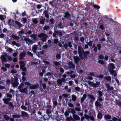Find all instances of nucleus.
<instances>
[{
    "mask_svg": "<svg viewBox=\"0 0 121 121\" xmlns=\"http://www.w3.org/2000/svg\"><path fill=\"white\" fill-rule=\"evenodd\" d=\"M68 67L69 69H70L71 68L73 70H74L75 69V65L73 64L71 61H69L68 63Z\"/></svg>",
    "mask_w": 121,
    "mask_h": 121,
    "instance_id": "nucleus-9",
    "label": "nucleus"
},
{
    "mask_svg": "<svg viewBox=\"0 0 121 121\" xmlns=\"http://www.w3.org/2000/svg\"><path fill=\"white\" fill-rule=\"evenodd\" d=\"M38 37L41 39V40L43 42H45L46 41L47 35L44 33H41L38 35Z\"/></svg>",
    "mask_w": 121,
    "mask_h": 121,
    "instance_id": "nucleus-3",
    "label": "nucleus"
},
{
    "mask_svg": "<svg viewBox=\"0 0 121 121\" xmlns=\"http://www.w3.org/2000/svg\"><path fill=\"white\" fill-rule=\"evenodd\" d=\"M11 36L12 37L15 39L18 40L20 39L19 37V36H17L13 34H12Z\"/></svg>",
    "mask_w": 121,
    "mask_h": 121,
    "instance_id": "nucleus-28",
    "label": "nucleus"
},
{
    "mask_svg": "<svg viewBox=\"0 0 121 121\" xmlns=\"http://www.w3.org/2000/svg\"><path fill=\"white\" fill-rule=\"evenodd\" d=\"M90 119L92 121H94L95 120L94 117L92 116H90Z\"/></svg>",
    "mask_w": 121,
    "mask_h": 121,
    "instance_id": "nucleus-62",
    "label": "nucleus"
},
{
    "mask_svg": "<svg viewBox=\"0 0 121 121\" xmlns=\"http://www.w3.org/2000/svg\"><path fill=\"white\" fill-rule=\"evenodd\" d=\"M69 113H75L76 112L74 108H70L68 109V111H66L64 112V115L65 117H67L69 116Z\"/></svg>",
    "mask_w": 121,
    "mask_h": 121,
    "instance_id": "nucleus-7",
    "label": "nucleus"
},
{
    "mask_svg": "<svg viewBox=\"0 0 121 121\" xmlns=\"http://www.w3.org/2000/svg\"><path fill=\"white\" fill-rule=\"evenodd\" d=\"M78 54L79 55V56L80 58L81 59L83 60L84 59V58L82 56V53L84 51L81 46H78Z\"/></svg>",
    "mask_w": 121,
    "mask_h": 121,
    "instance_id": "nucleus-2",
    "label": "nucleus"
},
{
    "mask_svg": "<svg viewBox=\"0 0 121 121\" xmlns=\"http://www.w3.org/2000/svg\"><path fill=\"white\" fill-rule=\"evenodd\" d=\"M21 108H22L24 109L25 110H26L27 109V107L24 106L22 105L21 106Z\"/></svg>",
    "mask_w": 121,
    "mask_h": 121,
    "instance_id": "nucleus-59",
    "label": "nucleus"
},
{
    "mask_svg": "<svg viewBox=\"0 0 121 121\" xmlns=\"http://www.w3.org/2000/svg\"><path fill=\"white\" fill-rule=\"evenodd\" d=\"M55 117H54L56 119L57 117H58V116L59 115L58 114V112L57 111H56L55 112Z\"/></svg>",
    "mask_w": 121,
    "mask_h": 121,
    "instance_id": "nucleus-55",
    "label": "nucleus"
},
{
    "mask_svg": "<svg viewBox=\"0 0 121 121\" xmlns=\"http://www.w3.org/2000/svg\"><path fill=\"white\" fill-rule=\"evenodd\" d=\"M95 106L96 107H100L101 106V104L97 101L95 102Z\"/></svg>",
    "mask_w": 121,
    "mask_h": 121,
    "instance_id": "nucleus-29",
    "label": "nucleus"
},
{
    "mask_svg": "<svg viewBox=\"0 0 121 121\" xmlns=\"http://www.w3.org/2000/svg\"><path fill=\"white\" fill-rule=\"evenodd\" d=\"M108 68L109 69H115V67L113 64L111 63L109 64V66Z\"/></svg>",
    "mask_w": 121,
    "mask_h": 121,
    "instance_id": "nucleus-26",
    "label": "nucleus"
},
{
    "mask_svg": "<svg viewBox=\"0 0 121 121\" xmlns=\"http://www.w3.org/2000/svg\"><path fill=\"white\" fill-rule=\"evenodd\" d=\"M38 47L36 45H33L32 47V50L33 52L35 53H36L37 51L36 50L38 49Z\"/></svg>",
    "mask_w": 121,
    "mask_h": 121,
    "instance_id": "nucleus-21",
    "label": "nucleus"
},
{
    "mask_svg": "<svg viewBox=\"0 0 121 121\" xmlns=\"http://www.w3.org/2000/svg\"><path fill=\"white\" fill-rule=\"evenodd\" d=\"M4 118L6 121H8L10 119V117L7 115H4Z\"/></svg>",
    "mask_w": 121,
    "mask_h": 121,
    "instance_id": "nucleus-37",
    "label": "nucleus"
},
{
    "mask_svg": "<svg viewBox=\"0 0 121 121\" xmlns=\"http://www.w3.org/2000/svg\"><path fill=\"white\" fill-rule=\"evenodd\" d=\"M105 119H109L111 118V116L109 114H107L105 116H104Z\"/></svg>",
    "mask_w": 121,
    "mask_h": 121,
    "instance_id": "nucleus-33",
    "label": "nucleus"
},
{
    "mask_svg": "<svg viewBox=\"0 0 121 121\" xmlns=\"http://www.w3.org/2000/svg\"><path fill=\"white\" fill-rule=\"evenodd\" d=\"M88 84L91 86V87H94V86H95V83H94L91 81H89L88 82Z\"/></svg>",
    "mask_w": 121,
    "mask_h": 121,
    "instance_id": "nucleus-30",
    "label": "nucleus"
},
{
    "mask_svg": "<svg viewBox=\"0 0 121 121\" xmlns=\"http://www.w3.org/2000/svg\"><path fill=\"white\" fill-rule=\"evenodd\" d=\"M65 15L64 17L66 18H70L71 14L69 12L67 11L66 12H65Z\"/></svg>",
    "mask_w": 121,
    "mask_h": 121,
    "instance_id": "nucleus-15",
    "label": "nucleus"
},
{
    "mask_svg": "<svg viewBox=\"0 0 121 121\" xmlns=\"http://www.w3.org/2000/svg\"><path fill=\"white\" fill-rule=\"evenodd\" d=\"M32 21L34 24H36L38 23V21L36 18L34 19L33 20H32Z\"/></svg>",
    "mask_w": 121,
    "mask_h": 121,
    "instance_id": "nucleus-56",
    "label": "nucleus"
},
{
    "mask_svg": "<svg viewBox=\"0 0 121 121\" xmlns=\"http://www.w3.org/2000/svg\"><path fill=\"white\" fill-rule=\"evenodd\" d=\"M49 21L50 22V23H49V24H54V20L53 18H52L50 19L49 20Z\"/></svg>",
    "mask_w": 121,
    "mask_h": 121,
    "instance_id": "nucleus-51",
    "label": "nucleus"
},
{
    "mask_svg": "<svg viewBox=\"0 0 121 121\" xmlns=\"http://www.w3.org/2000/svg\"><path fill=\"white\" fill-rule=\"evenodd\" d=\"M28 116V114L27 112L24 111H21V116L22 118L27 117Z\"/></svg>",
    "mask_w": 121,
    "mask_h": 121,
    "instance_id": "nucleus-11",
    "label": "nucleus"
},
{
    "mask_svg": "<svg viewBox=\"0 0 121 121\" xmlns=\"http://www.w3.org/2000/svg\"><path fill=\"white\" fill-rule=\"evenodd\" d=\"M15 23L19 27H21L22 26V25L19 21H15Z\"/></svg>",
    "mask_w": 121,
    "mask_h": 121,
    "instance_id": "nucleus-34",
    "label": "nucleus"
},
{
    "mask_svg": "<svg viewBox=\"0 0 121 121\" xmlns=\"http://www.w3.org/2000/svg\"><path fill=\"white\" fill-rule=\"evenodd\" d=\"M68 46V44L67 43H65L64 45V47L65 49L67 50V48Z\"/></svg>",
    "mask_w": 121,
    "mask_h": 121,
    "instance_id": "nucleus-63",
    "label": "nucleus"
},
{
    "mask_svg": "<svg viewBox=\"0 0 121 121\" xmlns=\"http://www.w3.org/2000/svg\"><path fill=\"white\" fill-rule=\"evenodd\" d=\"M8 56L6 53L2 55L0 57V58L1 60V61L2 62H5L7 61L6 57Z\"/></svg>",
    "mask_w": 121,
    "mask_h": 121,
    "instance_id": "nucleus-8",
    "label": "nucleus"
},
{
    "mask_svg": "<svg viewBox=\"0 0 121 121\" xmlns=\"http://www.w3.org/2000/svg\"><path fill=\"white\" fill-rule=\"evenodd\" d=\"M88 96L90 99L93 100H94L95 99V97L92 95L91 94H89L88 95Z\"/></svg>",
    "mask_w": 121,
    "mask_h": 121,
    "instance_id": "nucleus-43",
    "label": "nucleus"
},
{
    "mask_svg": "<svg viewBox=\"0 0 121 121\" xmlns=\"http://www.w3.org/2000/svg\"><path fill=\"white\" fill-rule=\"evenodd\" d=\"M25 84L26 85L28 86H30L31 85V83L28 82H25Z\"/></svg>",
    "mask_w": 121,
    "mask_h": 121,
    "instance_id": "nucleus-60",
    "label": "nucleus"
},
{
    "mask_svg": "<svg viewBox=\"0 0 121 121\" xmlns=\"http://www.w3.org/2000/svg\"><path fill=\"white\" fill-rule=\"evenodd\" d=\"M73 59L75 63H77L78 62V61L79 60L80 58L78 56H75L74 57Z\"/></svg>",
    "mask_w": 121,
    "mask_h": 121,
    "instance_id": "nucleus-27",
    "label": "nucleus"
},
{
    "mask_svg": "<svg viewBox=\"0 0 121 121\" xmlns=\"http://www.w3.org/2000/svg\"><path fill=\"white\" fill-rule=\"evenodd\" d=\"M20 64V68L21 69H22L24 72L26 71V68L25 67V62L24 61H20L19 62Z\"/></svg>",
    "mask_w": 121,
    "mask_h": 121,
    "instance_id": "nucleus-5",
    "label": "nucleus"
},
{
    "mask_svg": "<svg viewBox=\"0 0 121 121\" xmlns=\"http://www.w3.org/2000/svg\"><path fill=\"white\" fill-rule=\"evenodd\" d=\"M68 105L70 107L72 108L74 107L73 104L71 103H68Z\"/></svg>",
    "mask_w": 121,
    "mask_h": 121,
    "instance_id": "nucleus-57",
    "label": "nucleus"
},
{
    "mask_svg": "<svg viewBox=\"0 0 121 121\" xmlns=\"http://www.w3.org/2000/svg\"><path fill=\"white\" fill-rule=\"evenodd\" d=\"M59 27L60 28H63L64 27L63 26V25L62 22H60L58 25Z\"/></svg>",
    "mask_w": 121,
    "mask_h": 121,
    "instance_id": "nucleus-53",
    "label": "nucleus"
},
{
    "mask_svg": "<svg viewBox=\"0 0 121 121\" xmlns=\"http://www.w3.org/2000/svg\"><path fill=\"white\" fill-rule=\"evenodd\" d=\"M97 46L98 48V49L99 50H100L101 47V45L100 44H98L97 45Z\"/></svg>",
    "mask_w": 121,
    "mask_h": 121,
    "instance_id": "nucleus-54",
    "label": "nucleus"
},
{
    "mask_svg": "<svg viewBox=\"0 0 121 121\" xmlns=\"http://www.w3.org/2000/svg\"><path fill=\"white\" fill-rule=\"evenodd\" d=\"M100 84V82H96L95 83V86H94V87H98L99 86Z\"/></svg>",
    "mask_w": 121,
    "mask_h": 121,
    "instance_id": "nucleus-47",
    "label": "nucleus"
},
{
    "mask_svg": "<svg viewBox=\"0 0 121 121\" xmlns=\"http://www.w3.org/2000/svg\"><path fill=\"white\" fill-rule=\"evenodd\" d=\"M68 46L69 47L71 48L73 47L72 45L71 44V43L70 42H68Z\"/></svg>",
    "mask_w": 121,
    "mask_h": 121,
    "instance_id": "nucleus-58",
    "label": "nucleus"
},
{
    "mask_svg": "<svg viewBox=\"0 0 121 121\" xmlns=\"http://www.w3.org/2000/svg\"><path fill=\"white\" fill-rule=\"evenodd\" d=\"M87 96V95L86 94L83 95L82 97L81 98L80 103L82 104L84 101V100L85 99Z\"/></svg>",
    "mask_w": 121,
    "mask_h": 121,
    "instance_id": "nucleus-24",
    "label": "nucleus"
},
{
    "mask_svg": "<svg viewBox=\"0 0 121 121\" xmlns=\"http://www.w3.org/2000/svg\"><path fill=\"white\" fill-rule=\"evenodd\" d=\"M17 33H18L19 35H20L21 34H25L26 35L27 33L26 32H24L23 30H21L20 31L18 32Z\"/></svg>",
    "mask_w": 121,
    "mask_h": 121,
    "instance_id": "nucleus-38",
    "label": "nucleus"
},
{
    "mask_svg": "<svg viewBox=\"0 0 121 121\" xmlns=\"http://www.w3.org/2000/svg\"><path fill=\"white\" fill-rule=\"evenodd\" d=\"M12 117L14 118H19L20 116L19 115H17L16 114L13 115H12Z\"/></svg>",
    "mask_w": 121,
    "mask_h": 121,
    "instance_id": "nucleus-41",
    "label": "nucleus"
},
{
    "mask_svg": "<svg viewBox=\"0 0 121 121\" xmlns=\"http://www.w3.org/2000/svg\"><path fill=\"white\" fill-rule=\"evenodd\" d=\"M24 40L27 43L29 42L30 44H33V43L32 41L28 38H24Z\"/></svg>",
    "mask_w": 121,
    "mask_h": 121,
    "instance_id": "nucleus-18",
    "label": "nucleus"
},
{
    "mask_svg": "<svg viewBox=\"0 0 121 121\" xmlns=\"http://www.w3.org/2000/svg\"><path fill=\"white\" fill-rule=\"evenodd\" d=\"M104 79L107 81H109L111 80V78L110 76H108L107 77H104Z\"/></svg>",
    "mask_w": 121,
    "mask_h": 121,
    "instance_id": "nucleus-31",
    "label": "nucleus"
},
{
    "mask_svg": "<svg viewBox=\"0 0 121 121\" xmlns=\"http://www.w3.org/2000/svg\"><path fill=\"white\" fill-rule=\"evenodd\" d=\"M98 96L99 97H101L103 95L102 92L100 91H98Z\"/></svg>",
    "mask_w": 121,
    "mask_h": 121,
    "instance_id": "nucleus-48",
    "label": "nucleus"
},
{
    "mask_svg": "<svg viewBox=\"0 0 121 121\" xmlns=\"http://www.w3.org/2000/svg\"><path fill=\"white\" fill-rule=\"evenodd\" d=\"M67 120L68 121H75L73 119V118L72 117H67Z\"/></svg>",
    "mask_w": 121,
    "mask_h": 121,
    "instance_id": "nucleus-40",
    "label": "nucleus"
},
{
    "mask_svg": "<svg viewBox=\"0 0 121 121\" xmlns=\"http://www.w3.org/2000/svg\"><path fill=\"white\" fill-rule=\"evenodd\" d=\"M58 42V39H54L53 40V42H52V43L53 45H55V44H57Z\"/></svg>",
    "mask_w": 121,
    "mask_h": 121,
    "instance_id": "nucleus-32",
    "label": "nucleus"
},
{
    "mask_svg": "<svg viewBox=\"0 0 121 121\" xmlns=\"http://www.w3.org/2000/svg\"><path fill=\"white\" fill-rule=\"evenodd\" d=\"M14 82H13L12 80L11 79V84L12 86L14 87H15L18 86L19 84V82H18V78L17 77L14 76Z\"/></svg>",
    "mask_w": 121,
    "mask_h": 121,
    "instance_id": "nucleus-4",
    "label": "nucleus"
},
{
    "mask_svg": "<svg viewBox=\"0 0 121 121\" xmlns=\"http://www.w3.org/2000/svg\"><path fill=\"white\" fill-rule=\"evenodd\" d=\"M73 114V119L75 121L77 120H80V118L79 117L75 114V113H72Z\"/></svg>",
    "mask_w": 121,
    "mask_h": 121,
    "instance_id": "nucleus-19",
    "label": "nucleus"
},
{
    "mask_svg": "<svg viewBox=\"0 0 121 121\" xmlns=\"http://www.w3.org/2000/svg\"><path fill=\"white\" fill-rule=\"evenodd\" d=\"M98 62L100 64L102 65H103L105 63L104 61L101 60H99Z\"/></svg>",
    "mask_w": 121,
    "mask_h": 121,
    "instance_id": "nucleus-44",
    "label": "nucleus"
},
{
    "mask_svg": "<svg viewBox=\"0 0 121 121\" xmlns=\"http://www.w3.org/2000/svg\"><path fill=\"white\" fill-rule=\"evenodd\" d=\"M56 35H57L59 37H61L63 35L62 32L61 30H55L54 31L52 35L53 37L56 38Z\"/></svg>",
    "mask_w": 121,
    "mask_h": 121,
    "instance_id": "nucleus-6",
    "label": "nucleus"
},
{
    "mask_svg": "<svg viewBox=\"0 0 121 121\" xmlns=\"http://www.w3.org/2000/svg\"><path fill=\"white\" fill-rule=\"evenodd\" d=\"M116 104L117 105H118L120 107H121V101H117L116 102Z\"/></svg>",
    "mask_w": 121,
    "mask_h": 121,
    "instance_id": "nucleus-52",
    "label": "nucleus"
},
{
    "mask_svg": "<svg viewBox=\"0 0 121 121\" xmlns=\"http://www.w3.org/2000/svg\"><path fill=\"white\" fill-rule=\"evenodd\" d=\"M50 27L49 26H45L43 27V29L44 30H47Z\"/></svg>",
    "mask_w": 121,
    "mask_h": 121,
    "instance_id": "nucleus-61",
    "label": "nucleus"
},
{
    "mask_svg": "<svg viewBox=\"0 0 121 121\" xmlns=\"http://www.w3.org/2000/svg\"><path fill=\"white\" fill-rule=\"evenodd\" d=\"M17 72V71L14 69H12L11 71V73L13 74H15Z\"/></svg>",
    "mask_w": 121,
    "mask_h": 121,
    "instance_id": "nucleus-64",
    "label": "nucleus"
},
{
    "mask_svg": "<svg viewBox=\"0 0 121 121\" xmlns=\"http://www.w3.org/2000/svg\"><path fill=\"white\" fill-rule=\"evenodd\" d=\"M38 55H43L44 53V50H43L42 51H40V52H38Z\"/></svg>",
    "mask_w": 121,
    "mask_h": 121,
    "instance_id": "nucleus-42",
    "label": "nucleus"
},
{
    "mask_svg": "<svg viewBox=\"0 0 121 121\" xmlns=\"http://www.w3.org/2000/svg\"><path fill=\"white\" fill-rule=\"evenodd\" d=\"M56 59H60L61 57V54H58L56 55Z\"/></svg>",
    "mask_w": 121,
    "mask_h": 121,
    "instance_id": "nucleus-50",
    "label": "nucleus"
},
{
    "mask_svg": "<svg viewBox=\"0 0 121 121\" xmlns=\"http://www.w3.org/2000/svg\"><path fill=\"white\" fill-rule=\"evenodd\" d=\"M39 86V85L38 84L33 85L32 86H30V87L31 90H33L37 89Z\"/></svg>",
    "mask_w": 121,
    "mask_h": 121,
    "instance_id": "nucleus-16",
    "label": "nucleus"
},
{
    "mask_svg": "<svg viewBox=\"0 0 121 121\" xmlns=\"http://www.w3.org/2000/svg\"><path fill=\"white\" fill-rule=\"evenodd\" d=\"M92 6L94 8H96L97 9H99L100 8V7L99 6L95 4L93 5Z\"/></svg>",
    "mask_w": 121,
    "mask_h": 121,
    "instance_id": "nucleus-46",
    "label": "nucleus"
},
{
    "mask_svg": "<svg viewBox=\"0 0 121 121\" xmlns=\"http://www.w3.org/2000/svg\"><path fill=\"white\" fill-rule=\"evenodd\" d=\"M26 53L25 52H23L22 53L20 54L19 55L20 57H24L25 56Z\"/></svg>",
    "mask_w": 121,
    "mask_h": 121,
    "instance_id": "nucleus-36",
    "label": "nucleus"
},
{
    "mask_svg": "<svg viewBox=\"0 0 121 121\" xmlns=\"http://www.w3.org/2000/svg\"><path fill=\"white\" fill-rule=\"evenodd\" d=\"M45 20H46L47 22L48 20L47 19H46L44 17L43 18L40 19L39 20V24L41 25L44 24Z\"/></svg>",
    "mask_w": 121,
    "mask_h": 121,
    "instance_id": "nucleus-17",
    "label": "nucleus"
},
{
    "mask_svg": "<svg viewBox=\"0 0 121 121\" xmlns=\"http://www.w3.org/2000/svg\"><path fill=\"white\" fill-rule=\"evenodd\" d=\"M65 78H62L61 79H58L57 82L58 84L59 85H61L62 82H65Z\"/></svg>",
    "mask_w": 121,
    "mask_h": 121,
    "instance_id": "nucleus-12",
    "label": "nucleus"
},
{
    "mask_svg": "<svg viewBox=\"0 0 121 121\" xmlns=\"http://www.w3.org/2000/svg\"><path fill=\"white\" fill-rule=\"evenodd\" d=\"M5 82L7 84H10L11 83L12 81L11 80H10L9 79H7Z\"/></svg>",
    "mask_w": 121,
    "mask_h": 121,
    "instance_id": "nucleus-49",
    "label": "nucleus"
},
{
    "mask_svg": "<svg viewBox=\"0 0 121 121\" xmlns=\"http://www.w3.org/2000/svg\"><path fill=\"white\" fill-rule=\"evenodd\" d=\"M112 120L113 121H116L117 120L118 121H121V118L117 119L115 117H113L112 118Z\"/></svg>",
    "mask_w": 121,
    "mask_h": 121,
    "instance_id": "nucleus-39",
    "label": "nucleus"
},
{
    "mask_svg": "<svg viewBox=\"0 0 121 121\" xmlns=\"http://www.w3.org/2000/svg\"><path fill=\"white\" fill-rule=\"evenodd\" d=\"M76 96L74 95H72V98L73 101H75L77 99Z\"/></svg>",
    "mask_w": 121,
    "mask_h": 121,
    "instance_id": "nucleus-35",
    "label": "nucleus"
},
{
    "mask_svg": "<svg viewBox=\"0 0 121 121\" xmlns=\"http://www.w3.org/2000/svg\"><path fill=\"white\" fill-rule=\"evenodd\" d=\"M2 100L5 104L8 105L10 107L11 109H13L14 108V105L11 102H9L11 100V98L3 99Z\"/></svg>",
    "mask_w": 121,
    "mask_h": 121,
    "instance_id": "nucleus-1",
    "label": "nucleus"
},
{
    "mask_svg": "<svg viewBox=\"0 0 121 121\" xmlns=\"http://www.w3.org/2000/svg\"><path fill=\"white\" fill-rule=\"evenodd\" d=\"M106 86H107V90L108 91H110L111 90L112 91L113 89V88L112 86H110L107 84H105Z\"/></svg>",
    "mask_w": 121,
    "mask_h": 121,
    "instance_id": "nucleus-25",
    "label": "nucleus"
},
{
    "mask_svg": "<svg viewBox=\"0 0 121 121\" xmlns=\"http://www.w3.org/2000/svg\"><path fill=\"white\" fill-rule=\"evenodd\" d=\"M98 114L97 115V118L99 120H101L103 117V114L101 112H99V111H98Z\"/></svg>",
    "mask_w": 121,
    "mask_h": 121,
    "instance_id": "nucleus-22",
    "label": "nucleus"
},
{
    "mask_svg": "<svg viewBox=\"0 0 121 121\" xmlns=\"http://www.w3.org/2000/svg\"><path fill=\"white\" fill-rule=\"evenodd\" d=\"M46 112L47 114L49 117H51L52 111L51 109H46Z\"/></svg>",
    "mask_w": 121,
    "mask_h": 121,
    "instance_id": "nucleus-13",
    "label": "nucleus"
},
{
    "mask_svg": "<svg viewBox=\"0 0 121 121\" xmlns=\"http://www.w3.org/2000/svg\"><path fill=\"white\" fill-rule=\"evenodd\" d=\"M90 52L88 51H84L82 53V55H83L84 59H86L87 58V56H88V55L90 54Z\"/></svg>",
    "mask_w": 121,
    "mask_h": 121,
    "instance_id": "nucleus-14",
    "label": "nucleus"
},
{
    "mask_svg": "<svg viewBox=\"0 0 121 121\" xmlns=\"http://www.w3.org/2000/svg\"><path fill=\"white\" fill-rule=\"evenodd\" d=\"M30 37L32 38V39L35 41H37V35L35 34H33L30 35Z\"/></svg>",
    "mask_w": 121,
    "mask_h": 121,
    "instance_id": "nucleus-23",
    "label": "nucleus"
},
{
    "mask_svg": "<svg viewBox=\"0 0 121 121\" xmlns=\"http://www.w3.org/2000/svg\"><path fill=\"white\" fill-rule=\"evenodd\" d=\"M27 89L26 88H22L19 90V91L21 93H27Z\"/></svg>",
    "mask_w": 121,
    "mask_h": 121,
    "instance_id": "nucleus-20",
    "label": "nucleus"
},
{
    "mask_svg": "<svg viewBox=\"0 0 121 121\" xmlns=\"http://www.w3.org/2000/svg\"><path fill=\"white\" fill-rule=\"evenodd\" d=\"M46 72V71L44 69H43L42 70V72L40 73H39V75L41 76H42L43 75V74Z\"/></svg>",
    "mask_w": 121,
    "mask_h": 121,
    "instance_id": "nucleus-45",
    "label": "nucleus"
},
{
    "mask_svg": "<svg viewBox=\"0 0 121 121\" xmlns=\"http://www.w3.org/2000/svg\"><path fill=\"white\" fill-rule=\"evenodd\" d=\"M49 13L47 9H45L43 11V14L42 15L44 16L46 18L48 19L49 18Z\"/></svg>",
    "mask_w": 121,
    "mask_h": 121,
    "instance_id": "nucleus-10",
    "label": "nucleus"
}]
</instances>
